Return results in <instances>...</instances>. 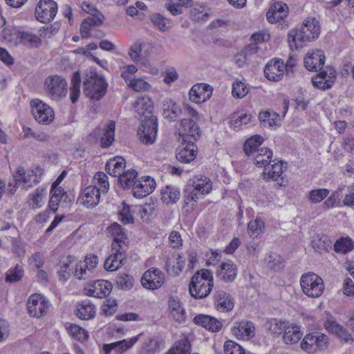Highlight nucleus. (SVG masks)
<instances>
[{
  "label": "nucleus",
  "instance_id": "1",
  "mask_svg": "<svg viewBox=\"0 0 354 354\" xmlns=\"http://www.w3.org/2000/svg\"><path fill=\"white\" fill-rule=\"evenodd\" d=\"M319 21L314 17L304 21L299 30H292L288 33V43L291 50L302 47V43L310 41L319 35Z\"/></svg>",
  "mask_w": 354,
  "mask_h": 354
},
{
  "label": "nucleus",
  "instance_id": "2",
  "mask_svg": "<svg viewBox=\"0 0 354 354\" xmlns=\"http://www.w3.org/2000/svg\"><path fill=\"white\" fill-rule=\"evenodd\" d=\"M214 286L213 275L211 271L202 269L197 271L191 278L189 291L191 296L201 299L207 297Z\"/></svg>",
  "mask_w": 354,
  "mask_h": 354
},
{
  "label": "nucleus",
  "instance_id": "3",
  "mask_svg": "<svg viewBox=\"0 0 354 354\" xmlns=\"http://www.w3.org/2000/svg\"><path fill=\"white\" fill-rule=\"evenodd\" d=\"M107 84L104 79L95 72L86 73L83 82V90L85 95L91 100H100L106 93Z\"/></svg>",
  "mask_w": 354,
  "mask_h": 354
},
{
  "label": "nucleus",
  "instance_id": "4",
  "mask_svg": "<svg viewBox=\"0 0 354 354\" xmlns=\"http://www.w3.org/2000/svg\"><path fill=\"white\" fill-rule=\"evenodd\" d=\"M302 292L308 297L317 298L320 297L324 290L323 279L315 272L303 274L300 279Z\"/></svg>",
  "mask_w": 354,
  "mask_h": 354
},
{
  "label": "nucleus",
  "instance_id": "5",
  "mask_svg": "<svg viewBox=\"0 0 354 354\" xmlns=\"http://www.w3.org/2000/svg\"><path fill=\"white\" fill-rule=\"evenodd\" d=\"M44 89L46 95L51 100L59 101L67 93V82L59 75H50L44 81Z\"/></svg>",
  "mask_w": 354,
  "mask_h": 354
},
{
  "label": "nucleus",
  "instance_id": "6",
  "mask_svg": "<svg viewBox=\"0 0 354 354\" xmlns=\"http://www.w3.org/2000/svg\"><path fill=\"white\" fill-rule=\"evenodd\" d=\"M158 119L155 115L145 118L142 121L138 130L140 140L145 145L153 143L156 139Z\"/></svg>",
  "mask_w": 354,
  "mask_h": 354
},
{
  "label": "nucleus",
  "instance_id": "7",
  "mask_svg": "<svg viewBox=\"0 0 354 354\" xmlns=\"http://www.w3.org/2000/svg\"><path fill=\"white\" fill-rule=\"evenodd\" d=\"M31 112L37 122L43 124H49L55 118L53 109L39 99L30 102Z\"/></svg>",
  "mask_w": 354,
  "mask_h": 354
},
{
  "label": "nucleus",
  "instance_id": "8",
  "mask_svg": "<svg viewBox=\"0 0 354 354\" xmlns=\"http://www.w3.org/2000/svg\"><path fill=\"white\" fill-rule=\"evenodd\" d=\"M57 4L53 0H40L35 8V17L41 23H49L56 16Z\"/></svg>",
  "mask_w": 354,
  "mask_h": 354
},
{
  "label": "nucleus",
  "instance_id": "9",
  "mask_svg": "<svg viewBox=\"0 0 354 354\" xmlns=\"http://www.w3.org/2000/svg\"><path fill=\"white\" fill-rule=\"evenodd\" d=\"M111 248L113 252L106 259L104 263V269L111 272L117 270L123 265L127 245L121 246L117 243H112Z\"/></svg>",
  "mask_w": 354,
  "mask_h": 354
},
{
  "label": "nucleus",
  "instance_id": "10",
  "mask_svg": "<svg viewBox=\"0 0 354 354\" xmlns=\"http://www.w3.org/2000/svg\"><path fill=\"white\" fill-rule=\"evenodd\" d=\"M34 177V175L29 173L28 174L24 167H18L13 174V180L10 182L8 185L7 190L9 196H13L16 192L17 187L21 185L25 189L31 187L32 178Z\"/></svg>",
  "mask_w": 354,
  "mask_h": 354
},
{
  "label": "nucleus",
  "instance_id": "11",
  "mask_svg": "<svg viewBox=\"0 0 354 354\" xmlns=\"http://www.w3.org/2000/svg\"><path fill=\"white\" fill-rule=\"evenodd\" d=\"M288 8L286 3L276 2L269 8L266 13L268 21L271 24H279L282 29L288 28L285 19L288 17Z\"/></svg>",
  "mask_w": 354,
  "mask_h": 354
},
{
  "label": "nucleus",
  "instance_id": "12",
  "mask_svg": "<svg viewBox=\"0 0 354 354\" xmlns=\"http://www.w3.org/2000/svg\"><path fill=\"white\" fill-rule=\"evenodd\" d=\"M28 313L31 317L39 318L44 316L48 309V301L40 294L30 295L27 301Z\"/></svg>",
  "mask_w": 354,
  "mask_h": 354
},
{
  "label": "nucleus",
  "instance_id": "13",
  "mask_svg": "<svg viewBox=\"0 0 354 354\" xmlns=\"http://www.w3.org/2000/svg\"><path fill=\"white\" fill-rule=\"evenodd\" d=\"M336 79V71L331 66H327L318 74L312 77L311 81L314 87L327 90L332 87Z\"/></svg>",
  "mask_w": 354,
  "mask_h": 354
},
{
  "label": "nucleus",
  "instance_id": "14",
  "mask_svg": "<svg viewBox=\"0 0 354 354\" xmlns=\"http://www.w3.org/2000/svg\"><path fill=\"white\" fill-rule=\"evenodd\" d=\"M164 279V274L162 271L157 268H151L143 274L141 283L145 288L155 290L162 285Z\"/></svg>",
  "mask_w": 354,
  "mask_h": 354
},
{
  "label": "nucleus",
  "instance_id": "15",
  "mask_svg": "<svg viewBox=\"0 0 354 354\" xmlns=\"http://www.w3.org/2000/svg\"><path fill=\"white\" fill-rule=\"evenodd\" d=\"M178 131L183 140L189 139L195 142L201 136L200 128L193 119L184 118L181 120Z\"/></svg>",
  "mask_w": 354,
  "mask_h": 354
},
{
  "label": "nucleus",
  "instance_id": "16",
  "mask_svg": "<svg viewBox=\"0 0 354 354\" xmlns=\"http://www.w3.org/2000/svg\"><path fill=\"white\" fill-rule=\"evenodd\" d=\"M326 61L324 53L316 49L308 52L304 60L305 68L309 71L317 72L322 69Z\"/></svg>",
  "mask_w": 354,
  "mask_h": 354
},
{
  "label": "nucleus",
  "instance_id": "17",
  "mask_svg": "<svg viewBox=\"0 0 354 354\" xmlns=\"http://www.w3.org/2000/svg\"><path fill=\"white\" fill-rule=\"evenodd\" d=\"M156 185L155 180L150 176H142L136 180L133 187V192L135 197L142 198L150 194Z\"/></svg>",
  "mask_w": 354,
  "mask_h": 354
},
{
  "label": "nucleus",
  "instance_id": "18",
  "mask_svg": "<svg viewBox=\"0 0 354 354\" xmlns=\"http://www.w3.org/2000/svg\"><path fill=\"white\" fill-rule=\"evenodd\" d=\"M197 152V147L194 140L185 139L178 148L176 158L181 162L188 163L195 159Z\"/></svg>",
  "mask_w": 354,
  "mask_h": 354
},
{
  "label": "nucleus",
  "instance_id": "19",
  "mask_svg": "<svg viewBox=\"0 0 354 354\" xmlns=\"http://www.w3.org/2000/svg\"><path fill=\"white\" fill-rule=\"evenodd\" d=\"M112 290V284L106 280H97L89 284L85 288L86 295L90 297L104 298L109 295Z\"/></svg>",
  "mask_w": 354,
  "mask_h": 354
},
{
  "label": "nucleus",
  "instance_id": "20",
  "mask_svg": "<svg viewBox=\"0 0 354 354\" xmlns=\"http://www.w3.org/2000/svg\"><path fill=\"white\" fill-rule=\"evenodd\" d=\"M212 94V88L209 85L203 84H194L189 91V100L199 104L207 100Z\"/></svg>",
  "mask_w": 354,
  "mask_h": 354
},
{
  "label": "nucleus",
  "instance_id": "21",
  "mask_svg": "<svg viewBox=\"0 0 354 354\" xmlns=\"http://www.w3.org/2000/svg\"><path fill=\"white\" fill-rule=\"evenodd\" d=\"M100 188L97 186L90 185L86 187L79 200L87 208L95 207L100 202Z\"/></svg>",
  "mask_w": 354,
  "mask_h": 354
},
{
  "label": "nucleus",
  "instance_id": "22",
  "mask_svg": "<svg viewBox=\"0 0 354 354\" xmlns=\"http://www.w3.org/2000/svg\"><path fill=\"white\" fill-rule=\"evenodd\" d=\"M214 303L216 310L220 312H228L234 307V301L231 295L222 290L215 292Z\"/></svg>",
  "mask_w": 354,
  "mask_h": 354
},
{
  "label": "nucleus",
  "instance_id": "23",
  "mask_svg": "<svg viewBox=\"0 0 354 354\" xmlns=\"http://www.w3.org/2000/svg\"><path fill=\"white\" fill-rule=\"evenodd\" d=\"M264 73L269 80H280L283 75V62L280 59L271 60L266 65Z\"/></svg>",
  "mask_w": 354,
  "mask_h": 354
},
{
  "label": "nucleus",
  "instance_id": "24",
  "mask_svg": "<svg viewBox=\"0 0 354 354\" xmlns=\"http://www.w3.org/2000/svg\"><path fill=\"white\" fill-rule=\"evenodd\" d=\"M162 109V116L169 122L176 121L182 113L180 106L171 99L163 101Z\"/></svg>",
  "mask_w": 354,
  "mask_h": 354
},
{
  "label": "nucleus",
  "instance_id": "25",
  "mask_svg": "<svg viewBox=\"0 0 354 354\" xmlns=\"http://www.w3.org/2000/svg\"><path fill=\"white\" fill-rule=\"evenodd\" d=\"M237 275V268L232 261L222 263L217 271V277L225 282L233 281Z\"/></svg>",
  "mask_w": 354,
  "mask_h": 354
},
{
  "label": "nucleus",
  "instance_id": "26",
  "mask_svg": "<svg viewBox=\"0 0 354 354\" xmlns=\"http://www.w3.org/2000/svg\"><path fill=\"white\" fill-rule=\"evenodd\" d=\"M193 321L194 324L212 332H218L222 327V324L219 320L209 315H198L194 318Z\"/></svg>",
  "mask_w": 354,
  "mask_h": 354
},
{
  "label": "nucleus",
  "instance_id": "27",
  "mask_svg": "<svg viewBox=\"0 0 354 354\" xmlns=\"http://www.w3.org/2000/svg\"><path fill=\"white\" fill-rule=\"evenodd\" d=\"M95 308L94 304L90 300H83L77 304L75 314L80 319H91L95 315Z\"/></svg>",
  "mask_w": 354,
  "mask_h": 354
},
{
  "label": "nucleus",
  "instance_id": "28",
  "mask_svg": "<svg viewBox=\"0 0 354 354\" xmlns=\"http://www.w3.org/2000/svg\"><path fill=\"white\" fill-rule=\"evenodd\" d=\"M254 326L251 322L236 323L232 328V334L239 339H248L254 335Z\"/></svg>",
  "mask_w": 354,
  "mask_h": 354
},
{
  "label": "nucleus",
  "instance_id": "29",
  "mask_svg": "<svg viewBox=\"0 0 354 354\" xmlns=\"http://www.w3.org/2000/svg\"><path fill=\"white\" fill-rule=\"evenodd\" d=\"M108 235L113 237V241L112 243H117L121 246L127 245L126 240L127 239V235L124 229L118 223H113L106 228Z\"/></svg>",
  "mask_w": 354,
  "mask_h": 354
},
{
  "label": "nucleus",
  "instance_id": "30",
  "mask_svg": "<svg viewBox=\"0 0 354 354\" xmlns=\"http://www.w3.org/2000/svg\"><path fill=\"white\" fill-rule=\"evenodd\" d=\"M125 165V160L122 157L117 156L106 162V171L114 177H119L124 172Z\"/></svg>",
  "mask_w": 354,
  "mask_h": 354
},
{
  "label": "nucleus",
  "instance_id": "31",
  "mask_svg": "<svg viewBox=\"0 0 354 354\" xmlns=\"http://www.w3.org/2000/svg\"><path fill=\"white\" fill-rule=\"evenodd\" d=\"M185 266V262L182 257L177 253H173L166 262L167 270L173 275H178Z\"/></svg>",
  "mask_w": 354,
  "mask_h": 354
},
{
  "label": "nucleus",
  "instance_id": "32",
  "mask_svg": "<svg viewBox=\"0 0 354 354\" xmlns=\"http://www.w3.org/2000/svg\"><path fill=\"white\" fill-rule=\"evenodd\" d=\"M287 169V163L279 161L277 163L272 165L271 167L266 168L263 173L264 178H272L274 180H278L283 173Z\"/></svg>",
  "mask_w": 354,
  "mask_h": 354
},
{
  "label": "nucleus",
  "instance_id": "33",
  "mask_svg": "<svg viewBox=\"0 0 354 354\" xmlns=\"http://www.w3.org/2000/svg\"><path fill=\"white\" fill-rule=\"evenodd\" d=\"M180 196L179 189L172 185H167L161 192V200L167 205L176 203Z\"/></svg>",
  "mask_w": 354,
  "mask_h": 354
},
{
  "label": "nucleus",
  "instance_id": "34",
  "mask_svg": "<svg viewBox=\"0 0 354 354\" xmlns=\"http://www.w3.org/2000/svg\"><path fill=\"white\" fill-rule=\"evenodd\" d=\"M253 154L254 155V160L255 161V164L258 167H266L271 162L272 151L268 148H261Z\"/></svg>",
  "mask_w": 354,
  "mask_h": 354
},
{
  "label": "nucleus",
  "instance_id": "35",
  "mask_svg": "<svg viewBox=\"0 0 354 354\" xmlns=\"http://www.w3.org/2000/svg\"><path fill=\"white\" fill-rule=\"evenodd\" d=\"M19 44H22L28 47H38L40 46L41 39L30 32L21 31L18 33Z\"/></svg>",
  "mask_w": 354,
  "mask_h": 354
},
{
  "label": "nucleus",
  "instance_id": "36",
  "mask_svg": "<svg viewBox=\"0 0 354 354\" xmlns=\"http://www.w3.org/2000/svg\"><path fill=\"white\" fill-rule=\"evenodd\" d=\"M301 337L302 333L299 326L288 324L284 331L283 339L286 344H292L297 343Z\"/></svg>",
  "mask_w": 354,
  "mask_h": 354
},
{
  "label": "nucleus",
  "instance_id": "37",
  "mask_svg": "<svg viewBox=\"0 0 354 354\" xmlns=\"http://www.w3.org/2000/svg\"><path fill=\"white\" fill-rule=\"evenodd\" d=\"M150 20L152 24L162 32L169 30L173 26V23L171 19L165 17L159 13L152 14L150 16Z\"/></svg>",
  "mask_w": 354,
  "mask_h": 354
},
{
  "label": "nucleus",
  "instance_id": "38",
  "mask_svg": "<svg viewBox=\"0 0 354 354\" xmlns=\"http://www.w3.org/2000/svg\"><path fill=\"white\" fill-rule=\"evenodd\" d=\"M288 324V322L285 321L277 319H271L266 322L265 327L271 334L279 336L283 331H285Z\"/></svg>",
  "mask_w": 354,
  "mask_h": 354
},
{
  "label": "nucleus",
  "instance_id": "39",
  "mask_svg": "<svg viewBox=\"0 0 354 354\" xmlns=\"http://www.w3.org/2000/svg\"><path fill=\"white\" fill-rule=\"evenodd\" d=\"M263 139L259 135H254L248 138L243 145V151L247 156H250L257 152L259 147L262 143Z\"/></svg>",
  "mask_w": 354,
  "mask_h": 354
},
{
  "label": "nucleus",
  "instance_id": "40",
  "mask_svg": "<svg viewBox=\"0 0 354 354\" xmlns=\"http://www.w3.org/2000/svg\"><path fill=\"white\" fill-rule=\"evenodd\" d=\"M74 261V259L71 256L62 258L59 264L57 274L60 280L66 281L71 276L69 266L71 263Z\"/></svg>",
  "mask_w": 354,
  "mask_h": 354
},
{
  "label": "nucleus",
  "instance_id": "41",
  "mask_svg": "<svg viewBox=\"0 0 354 354\" xmlns=\"http://www.w3.org/2000/svg\"><path fill=\"white\" fill-rule=\"evenodd\" d=\"M266 266L274 271H279L284 267L283 259L277 253H270L265 259Z\"/></svg>",
  "mask_w": 354,
  "mask_h": 354
},
{
  "label": "nucleus",
  "instance_id": "42",
  "mask_svg": "<svg viewBox=\"0 0 354 354\" xmlns=\"http://www.w3.org/2000/svg\"><path fill=\"white\" fill-rule=\"evenodd\" d=\"M134 108L139 114L145 115L146 113H151L153 109V103L150 97L143 96L138 97L134 102Z\"/></svg>",
  "mask_w": 354,
  "mask_h": 354
},
{
  "label": "nucleus",
  "instance_id": "43",
  "mask_svg": "<svg viewBox=\"0 0 354 354\" xmlns=\"http://www.w3.org/2000/svg\"><path fill=\"white\" fill-rule=\"evenodd\" d=\"M115 128V122L110 121L104 129L103 136L100 140L102 147L108 148L111 145L113 141L114 140Z\"/></svg>",
  "mask_w": 354,
  "mask_h": 354
},
{
  "label": "nucleus",
  "instance_id": "44",
  "mask_svg": "<svg viewBox=\"0 0 354 354\" xmlns=\"http://www.w3.org/2000/svg\"><path fill=\"white\" fill-rule=\"evenodd\" d=\"M169 309L171 316L178 322H182L185 320V312L179 301L171 299L169 301Z\"/></svg>",
  "mask_w": 354,
  "mask_h": 354
},
{
  "label": "nucleus",
  "instance_id": "45",
  "mask_svg": "<svg viewBox=\"0 0 354 354\" xmlns=\"http://www.w3.org/2000/svg\"><path fill=\"white\" fill-rule=\"evenodd\" d=\"M259 120L264 127H274L277 124L279 115L274 111H261L258 115Z\"/></svg>",
  "mask_w": 354,
  "mask_h": 354
},
{
  "label": "nucleus",
  "instance_id": "46",
  "mask_svg": "<svg viewBox=\"0 0 354 354\" xmlns=\"http://www.w3.org/2000/svg\"><path fill=\"white\" fill-rule=\"evenodd\" d=\"M354 249V242L349 237L340 238L334 244V250L338 253L346 254Z\"/></svg>",
  "mask_w": 354,
  "mask_h": 354
},
{
  "label": "nucleus",
  "instance_id": "47",
  "mask_svg": "<svg viewBox=\"0 0 354 354\" xmlns=\"http://www.w3.org/2000/svg\"><path fill=\"white\" fill-rule=\"evenodd\" d=\"M142 335V333L131 338L129 340L123 339L112 343L114 346V350L118 354H121L123 352L129 349L134 344H136L140 337Z\"/></svg>",
  "mask_w": 354,
  "mask_h": 354
},
{
  "label": "nucleus",
  "instance_id": "48",
  "mask_svg": "<svg viewBox=\"0 0 354 354\" xmlns=\"http://www.w3.org/2000/svg\"><path fill=\"white\" fill-rule=\"evenodd\" d=\"M191 344L187 338L177 341L174 346L169 350L167 354H189Z\"/></svg>",
  "mask_w": 354,
  "mask_h": 354
},
{
  "label": "nucleus",
  "instance_id": "49",
  "mask_svg": "<svg viewBox=\"0 0 354 354\" xmlns=\"http://www.w3.org/2000/svg\"><path fill=\"white\" fill-rule=\"evenodd\" d=\"M80 73L77 71L73 73L71 79V86L70 88L71 100L73 103L77 101L80 94Z\"/></svg>",
  "mask_w": 354,
  "mask_h": 354
},
{
  "label": "nucleus",
  "instance_id": "50",
  "mask_svg": "<svg viewBox=\"0 0 354 354\" xmlns=\"http://www.w3.org/2000/svg\"><path fill=\"white\" fill-rule=\"evenodd\" d=\"M264 227V221L261 218H257L250 221L248 225V232L250 237L253 239L257 238L263 232Z\"/></svg>",
  "mask_w": 354,
  "mask_h": 354
},
{
  "label": "nucleus",
  "instance_id": "51",
  "mask_svg": "<svg viewBox=\"0 0 354 354\" xmlns=\"http://www.w3.org/2000/svg\"><path fill=\"white\" fill-rule=\"evenodd\" d=\"M115 282L119 288L127 290L133 287L134 280L132 276L124 272H120L115 278Z\"/></svg>",
  "mask_w": 354,
  "mask_h": 354
},
{
  "label": "nucleus",
  "instance_id": "52",
  "mask_svg": "<svg viewBox=\"0 0 354 354\" xmlns=\"http://www.w3.org/2000/svg\"><path fill=\"white\" fill-rule=\"evenodd\" d=\"M191 187L203 196L209 193L212 190V183L207 178L205 179L198 178L191 184Z\"/></svg>",
  "mask_w": 354,
  "mask_h": 354
},
{
  "label": "nucleus",
  "instance_id": "53",
  "mask_svg": "<svg viewBox=\"0 0 354 354\" xmlns=\"http://www.w3.org/2000/svg\"><path fill=\"white\" fill-rule=\"evenodd\" d=\"M313 248L319 253L329 252L332 249V242L327 238H317L313 242Z\"/></svg>",
  "mask_w": 354,
  "mask_h": 354
},
{
  "label": "nucleus",
  "instance_id": "54",
  "mask_svg": "<svg viewBox=\"0 0 354 354\" xmlns=\"http://www.w3.org/2000/svg\"><path fill=\"white\" fill-rule=\"evenodd\" d=\"M138 173L134 169L127 170L119 176V181L124 187H133Z\"/></svg>",
  "mask_w": 354,
  "mask_h": 354
},
{
  "label": "nucleus",
  "instance_id": "55",
  "mask_svg": "<svg viewBox=\"0 0 354 354\" xmlns=\"http://www.w3.org/2000/svg\"><path fill=\"white\" fill-rule=\"evenodd\" d=\"M160 351L158 342L152 338H148L143 343L140 354H156Z\"/></svg>",
  "mask_w": 354,
  "mask_h": 354
},
{
  "label": "nucleus",
  "instance_id": "56",
  "mask_svg": "<svg viewBox=\"0 0 354 354\" xmlns=\"http://www.w3.org/2000/svg\"><path fill=\"white\" fill-rule=\"evenodd\" d=\"M142 44L140 41H136L133 44L128 52L130 59L134 62H141L143 59L142 55Z\"/></svg>",
  "mask_w": 354,
  "mask_h": 354
},
{
  "label": "nucleus",
  "instance_id": "57",
  "mask_svg": "<svg viewBox=\"0 0 354 354\" xmlns=\"http://www.w3.org/2000/svg\"><path fill=\"white\" fill-rule=\"evenodd\" d=\"M128 86L137 92L149 91L151 85L142 78H135L127 82Z\"/></svg>",
  "mask_w": 354,
  "mask_h": 354
},
{
  "label": "nucleus",
  "instance_id": "58",
  "mask_svg": "<svg viewBox=\"0 0 354 354\" xmlns=\"http://www.w3.org/2000/svg\"><path fill=\"white\" fill-rule=\"evenodd\" d=\"M329 194L327 189H317L309 192L308 198L313 203H317L326 198Z\"/></svg>",
  "mask_w": 354,
  "mask_h": 354
},
{
  "label": "nucleus",
  "instance_id": "59",
  "mask_svg": "<svg viewBox=\"0 0 354 354\" xmlns=\"http://www.w3.org/2000/svg\"><path fill=\"white\" fill-rule=\"evenodd\" d=\"M224 352L225 354H245L243 348L232 340L225 342Z\"/></svg>",
  "mask_w": 354,
  "mask_h": 354
},
{
  "label": "nucleus",
  "instance_id": "60",
  "mask_svg": "<svg viewBox=\"0 0 354 354\" xmlns=\"http://www.w3.org/2000/svg\"><path fill=\"white\" fill-rule=\"evenodd\" d=\"M20 30L12 28V29H5L2 33L3 39L8 43L17 45L19 44L18 33Z\"/></svg>",
  "mask_w": 354,
  "mask_h": 354
},
{
  "label": "nucleus",
  "instance_id": "61",
  "mask_svg": "<svg viewBox=\"0 0 354 354\" xmlns=\"http://www.w3.org/2000/svg\"><path fill=\"white\" fill-rule=\"evenodd\" d=\"M70 333L80 341L86 340L88 337V332L78 325H71L68 328Z\"/></svg>",
  "mask_w": 354,
  "mask_h": 354
},
{
  "label": "nucleus",
  "instance_id": "62",
  "mask_svg": "<svg viewBox=\"0 0 354 354\" xmlns=\"http://www.w3.org/2000/svg\"><path fill=\"white\" fill-rule=\"evenodd\" d=\"M248 92L247 86L241 81L235 82L232 84V93L234 97L243 98Z\"/></svg>",
  "mask_w": 354,
  "mask_h": 354
},
{
  "label": "nucleus",
  "instance_id": "63",
  "mask_svg": "<svg viewBox=\"0 0 354 354\" xmlns=\"http://www.w3.org/2000/svg\"><path fill=\"white\" fill-rule=\"evenodd\" d=\"M324 327L330 333L336 334L339 330H342L343 327L342 325L339 324L335 318L332 315H328L326 321L324 322Z\"/></svg>",
  "mask_w": 354,
  "mask_h": 354
},
{
  "label": "nucleus",
  "instance_id": "64",
  "mask_svg": "<svg viewBox=\"0 0 354 354\" xmlns=\"http://www.w3.org/2000/svg\"><path fill=\"white\" fill-rule=\"evenodd\" d=\"M201 196L199 192L191 187V184H189L185 189V203L187 205L192 201L196 202Z\"/></svg>",
  "mask_w": 354,
  "mask_h": 354
}]
</instances>
